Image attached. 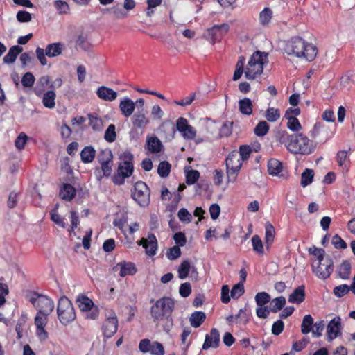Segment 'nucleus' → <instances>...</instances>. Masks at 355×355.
Returning a JSON list of instances; mask_svg holds the SVG:
<instances>
[{
  "label": "nucleus",
  "instance_id": "obj_1",
  "mask_svg": "<svg viewBox=\"0 0 355 355\" xmlns=\"http://www.w3.org/2000/svg\"><path fill=\"white\" fill-rule=\"evenodd\" d=\"M284 51L289 56L309 62L313 61L318 54V49L313 44L300 37L288 40Z\"/></svg>",
  "mask_w": 355,
  "mask_h": 355
},
{
  "label": "nucleus",
  "instance_id": "obj_2",
  "mask_svg": "<svg viewBox=\"0 0 355 355\" xmlns=\"http://www.w3.org/2000/svg\"><path fill=\"white\" fill-rule=\"evenodd\" d=\"M268 63V53L259 51L254 53L245 66V77L248 80H254L263 70V66Z\"/></svg>",
  "mask_w": 355,
  "mask_h": 355
},
{
  "label": "nucleus",
  "instance_id": "obj_3",
  "mask_svg": "<svg viewBox=\"0 0 355 355\" xmlns=\"http://www.w3.org/2000/svg\"><path fill=\"white\" fill-rule=\"evenodd\" d=\"M313 141L302 134H295L288 143L287 149L294 154H311L315 149Z\"/></svg>",
  "mask_w": 355,
  "mask_h": 355
},
{
  "label": "nucleus",
  "instance_id": "obj_4",
  "mask_svg": "<svg viewBox=\"0 0 355 355\" xmlns=\"http://www.w3.org/2000/svg\"><path fill=\"white\" fill-rule=\"evenodd\" d=\"M175 302L173 300L168 297L159 299L152 306L150 309L151 316L155 321H161L171 316L174 309Z\"/></svg>",
  "mask_w": 355,
  "mask_h": 355
},
{
  "label": "nucleus",
  "instance_id": "obj_5",
  "mask_svg": "<svg viewBox=\"0 0 355 355\" xmlns=\"http://www.w3.org/2000/svg\"><path fill=\"white\" fill-rule=\"evenodd\" d=\"M120 159L117 174L113 177L114 183L118 185L123 184L124 180L130 177L133 172V155L130 152L123 153Z\"/></svg>",
  "mask_w": 355,
  "mask_h": 355
},
{
  "label": "nucleus",
  "instance_id": "obj_6",
  "mask_svg": "<svg viewBox=\"0 0 355 355\" xmlns=\"http://www.w3.org/2000/svg\"><path fill=\"white\" fill-rule=\"evenodd\" d=\"M58 318L63 325H67L75 320L76 314L71 302L67 297L60 298L57 306Z\"/></svg>",
  "mask_w": 355,
  "mask_h": 355
},
{
  "label": "nucleus",
  "instance_id": "obj_7",
  "mask_svg": "<svg viewBox=\"0 0 355 355\" xmlns=\"http://www.w3.org/2000/svg\"><path fill=\"white\" fill-rule=\"evenodd\" d=\"M225 163L227 182H234L243 164L238 151L234 150L229 153Z\"/></svg>",
  "mask_w": 355,
  "mask_h": 355
},
{
  "label": "nucleus",
  "instance_id": "obj_8",
  "mask_svg": "<svg viewBox=\"0 0 355 355\" xmlns=\"http://www.w3.org/2000/svg\"><path fill=\"white\" fill-rule=\"evenodd\" d=\"M76 303L86 319L96 320L98 317V308L88 297L84 295H78L76 298Z\"/></svg>",
  "mask_w": 355,
  "mask_h": 355
},
{
  "label": "nucleus",
  "instance_id": "obj_9",
  "mask_svg": "<svg viewBox=\"0 0 355 355\" xmlns=\"http://www.w3.org/2000/svg\"><path fill=\"white\" fill-rule=\"evenodd\" d=\"M311 269L313 273L320 279H328L334 270L332 259L327 256L325 259L320 261H312Z\"/></svg>",
  "mask_w": 355,
  "mask_h": 355
},
{
  "label": "nucleus",
  "instance_id": "obj_10",
  "mask_svg": "<svg viewBox=\"0 0 355 355\" xmlns=\"http://www.w3.org/2000/svg\"><path fill=\"white\" fill-rule=\"evenodd\" d=\"M30 302L38 313L50 315L54 309L53 301L45 295L34 294L31 297Z\"/></svg>",
  "mask_w": 355,
  "mask_h": 355
},
{
  "label": "nucleus",
  "instance_id": "obj_11",
  "mask_svg": "<svg viewBox=\"0 0 355 355\" xmlns=\"http://www.w3.org/2000/svg\"><path fill=\"white\" fill-rule=\"evenodd\" d=\"M132 197L140 206H147L150 202V190L146 184L141 181L137 182Z\"/></svg>",
  "mask_w": 355,
  "mask_h": 355
},
{
  "label": "nucleus",
  "instance_id": "obj_12",
  "mask_svg": "<svg viewBox=\"0 0 355 355\" xmlns=\"http://www.w3.org/2000/svg\"><path fill=\"white\" fill-rule=\"evenodd\" d=\"M49 315L37 313L34 319V324L36 327L35 335L41 342L46 341L49 338V334L45 329L48 323Z\"/></svg>",
  "mask_w": 355,
  "mask_h": 355
},
{
  "label": "nucleus",
  "instance_id": "obj_13",
  "mask_svg": "<svg viewBox=\"0 0 355 355\" xmlns=\"http://www.w3.org/2000/svg\"><path fill=\"white\" fill-rule=\"evenodd\" d=\"M176 129L185 140H193L197 135L196 128L191 125L187 119L184 117L177 119Z\"/></svg>",
  "mask_w": 355,
  "mask_h": 355
},
{
  "label": "nucleus",
  "instance_id": "obj_14",
  "mask_svg": "<svg viewBox=\"0 0 355 355\" xmlns=\"http://www.w3.org/2000/svg\"><path fill=\"white\" fill-rule=\"evenodd\" d=\"M139 349L143 353L149 352L151 355H164V348L159 342L151 343L149 339H142L139 344Z\"/></svg>",
  "mask_w": 355,
  "mask_h": 355
},
{
  "label": "nucleus",
  "instance_id": "obj_15",
  "mask_svg": "<svg viewBox=\"0 0 355 355\" xmlns=\"http://www.w3.org/2000/svg\"><path fill=\"white\" fill-rule=\"evenodd\" d=\"M113 271L116 272L121 277H124L128 275L132 276L137 272V268L135 264L130 261H122L117 263L113 267Z\"/></svg>",
  "mask_w": 355,
  "mask_h": 355
},
{
  "label": "nucleus",
  "instance_id": "obj_16",
  "mask_svg": "<svg viewBox=\"0 0 355 355\" xmlns=\"http://www.w3.org/2000/svg\"><path fill=\"white\" fill-rule=\"evenodd\" d=\"M103 332L106 338H111L118 329V319L114 313H111L105 320L103 327Z\"/></svg>",
  "mask_w": 355,
  "mask_h": 355
},
{
  "label": "nucleus",
  "instance_id": "obj_17",
  "mask_svg": "<svg viewBox=\"0 0 355 355\" xmlns=\"http://www.w3.org/2000/svg\"><path fill=\"white\" fill-rule=\"evenodd\" d=\"M112 153L110 150L105 149L101 151L99 162L101 165V171L104 176H110L112 171Z\"/></svg>",
  "mask_w": 355,
  "mask_h": 355
},
{
  "label": "nucleus",
  "instance_id": "obj_18",
  "mask_svg": "<svg viewBox=\"0 0 355 355\" xmlns=\"http://www.w3.org/2000/svg\"><path fill=\"white\" fill-rule=\"evenodd\" d=\"M351 148L338 150L336 156V162L342 173H347L351 165Z\"/></svg>",
  "mask_w": 355,
  "mask_h": 355
},
{
  "label": "nucleus",
  "instance_id": "obj_19",
  "mask_svg": "<svg viewBox=\"0 0 355 355\" xmlns=\"http://www.w3.org/2000/svg\"><path fill=\"white\" fill-rule=\"evenodd\" d=\"M137 243L143 246L148 256L155 255L157 250V241L154 234H150L146 238H141Z\"/></svg>",
  "mask_w": 355,
  "mask_h": 355
},
{
  "label": "nucleus",
  "instance_id": "obj_20",
  "mask_svg": "<svg viewBox=\"0 0 355 355\" xmlns=\"http://www.w3.org/2000/svg\"><path fill=\"white\" fill-rule=\"evenodd\" d=\"M342 328L341 318L338 316L334 318L327 324V336L329 341H332L340 334Z\"/></svg>",
  "mask_w": 355,
  "mask_h": 355
},
{
  "label": "nucleus",
  "instance_id": "obj_21",
  "mask_svg": "<svg viewBox=\"0 0 355 355\" xmlns=\"http://www.w3.org/2000/svg\"><path fill=\"white\" fill-rule=\"evenodd\" d=\"M220 343V334L218 329L214 328L210 333L205 336L202 349L207 350L211 347L217 348Z\"/></svg>",
  "mask_w": 355,
  "mask_h": 355
},
{
  "label": "nucleus",
  "instance_id": "obj_22",
  "mask_svg": "<svg viewBox=\"0 0 355 355\" xmlns=\"http://www.w3.org/2000/svg\"><path fill=\"white\" fill-rule=\"evenodd\" d=\"M119 108L121 111V114L128 118L132 116L135 110V102L128 96H125L121 99Z\"/></svg>",
  "mask_w": 355,
  "mask_h": 355
},
{
  "label": "nucleus",
  "instance_id": "obj_23",
  "mask_svg": "<svg viewBox=\"0 0 355 355\" xmlns=\"http://www.w3.org/2000/svg\"><path fill=\"white\" fill-rule=\"evenodd\" d=\"M131 121L134 127L140 129L144 128L150 123V119L146 116V112L143 110H138L136 113H135L131 119Z\"/></svg>",
  "mask_w": 355,
  "mask_h": 355
},
{
  "label": "nucleus",
  "instance_id": "obj_24",
  "mask_svg": "<svg viewBox=\"0 0 355 355\" xmlns=\"http://www.w3.org/2000/svg\"><path fill=\"white\" fill-rule=\"evenodd\" d=\"M97 96L103 101L112 102L117 98V92L112 88L101 86L96 90Z\"/></svg>",
  "mask_w": 355,
  "mask_h": 355
},
{
  "label": "nucleus",
  "instance_id": "obj_25",
  "mask_svg": "<svg viewBox=\"0 0 355 355\" xmlns=\"http://www.w3.org/2000/svg\"><path fill=\"white\" fill-rule=\"evenodd\" d=\"M64 45L62 43H52L46 46L45 54L48 57H56L62 54Z\"/></svg>",
  "mask_w": 355,
  "mask_h": 355
},
{
  "label": "nucleus",
  "instance_id": "obj_26",
  "mask_svg": "<svg viewBox=\"0 0 355 355\" xmlns=\"http://www.w3.org/2000/svg\"><path fill=\"white\" fill-rule=\"evenodd\" d=\"M268 171L270 175L286 178L284 174H280L282 171V163L276 159H271L268 161Z\"/></svg>",
  "mask_w": 355,
  "mask_h": 355
},
{
  "label": "nucleus",
  "instance_id": "obj_27",
  "mask_svg": "<svg viewBox=\"0 0 355 355\" xmlns=\"http://www.w3.org/2000/svg\"><path fill=\"white\" fill-rule=\"evenodd\" d=\"M162 144L160 140L155 136L147 137L146 139V149L153 153H159L161 151Z\"/></svg>",
  "mask_w": 355,
  "mask_h": 355
},
{
  "label": "nucleus",
  "instance_id": "obj_28",
  "mask_svg": "<svg viewBox=\"0 0 355 355\" xmlns=\"http://www.w3.org/2000/svg\"><path fill=\"white\" fill-rule=\"evenodd\" d=\"M304 286H300L297 287L294 291L289 295L288 302L291 303L300 304L304 300Z\"/></svg>",
  "mask_w": 355,
  "mask_h": 355
},
{
  "label": "nucleus",
  "instance_id": "obj_29",
  "mask_svg": "<svg viewBox=\"0 0 355 355\" xmlns=\"http://www.w3.org/2000/svg\"><path fill=\"white\" fill-rule=\"evenodd\" d=\"M76 195V189L69 184H64L60 191V196L61 198L70 201Z\"/></svg>",
  "mask_w": 355,
  "mask_h": 355
},
{
  "label": "nucleus",
  "instance_id": "obj_30",
  "mask_svg": "<svg viewBox=\"0 0 355 355\" xmlns=\"http://www.w3.org/2000/svg\"><path fill=\"white\" fill-rule=\"evenodd\" d=\"M95 155L94 148L92 146H86L80 153L81 161L85 164L91 163L94 159Z\"/></svg>",
  "mask_w": 355,
  "mask_h": 355
},
{
  "label": "nucleus",
  "instance_id": "obj_31",
  "mask_svg": "<svg viewBox=\"0 0 355 355\" xmlns=\"http://www.w3.org/2000/svg\"><path fill=\"white\" fill-rule=\"evenodd\" d=\"M206 315L202 311L193 312L189 318L191 325L194 328L199 327L205 321Z\"/></svg>",
  "mask_w": 355,
  "mask_h": 355
},
{
  "label": "nucleus",
  "instance_id": "obj_32",
  "mask_svg": "<svg viewBox=\"0 0 355 355\" xmlns=\"http://www.w3.org/2000/svg\"><path fill=\"white\" fill-rule=\"evenodd\" d=\"M239 108L241 114L250 116L252 113V103L248 98H245L239 101Z\"/></svg>",
  "mask_w": 355,
  "mask_h": 355
},
{
  "label": "nucleus",
  "instance_id": "obj_33",
  "mask_svg": "<svg viewBox=\"0 0 355 355\" xmlns=\"http://www.w3.org/2000/svg\"><path fill=\"white\" fill-rule=\"evenodd\" d=\"M265 230V243L266 248L269 249L274 241L275 231L274 227L269 223L266 224Z\"/></svg>",
  "mask_w": 355,
  "mask_h": 355
},
{
  "label": "nucleus",
  "instance_id": "obj_34",
  "mask_svg": "<svg viewBox=\"0 0 355 355\" xmlns=\"http://www.w3.org/2000/svg\"><path fill=\"white\" fill-rule=\"evenodd\" d=\"M55 93L53 91H48L44 94L42 97V103L44 106L49 109H53L55 106Z\"/></svg>",
  "mask_w": 355,
  "mask_h": 355
},
{
  "label": "nucleus",
  "instance_id": "obj_35",
  "mask_svg": "<svg viewBox=\"0 0 355 355\" xmlns=\"http://www.w3.org/2000/svg\"><path fill=\"white\" fill-rule=\"evenodd\" d=\"M351 273V264L348 261H343L338 268V275L343 279H348Z\"/></svg>",
  "mask_w": 355,
  "mask_h": 355
},
{
  "label": "nucleus",
  "instance_id": "obj_36",
  "mask_svg": "<svg viewBox=\"0 0 355 355\" xmlns=\"http://www.w3.org/2000/svg\"><path fill=\"white\" fill-rule=\"evenodd\" d=\"M23 51L22 47L19 46H14L11 47L8 51V53L3 58V61L6 63L10 64L12 63L15 60L17 56Z\"/></svg>",
  "mask_w": 355,
  "mask_h": 355
},
{
  "label": "nucleus",
  "instance_id": "obj_37",
  "mask_svg": "<svg viewBox=\"0 0 355 355\" xmlns=\"http://www.w3.org/2000/svg\"><path fill=\"white\" fill-rule=\"evenodd\" d=\"M191 266L190 262L188 260L183 261L178 268L179 278L181 279H186L191 270Z\"/></svg>",
  "mask_w": 355,
  "mask_h": 355
},
{
  "label": "nucleus",
  "instance_id": "obj_38",
  "mask_svg": "<svg viewBox=\"0 0 355 355\" xmlns=\"http://www.w3.org/2000/svg\"><path fill=\"white\" fill-rule=\"evenodd\" d=\"M88 117L89 125L94 130L101 131L103 130V121L100 117L93 114H89Z\"/></svg>",
  "mask_w": 355,
  "mask_h": 355
},
{
  "label": "nucleus",
  "instance_id": "obj_39",
  "mask_svg": "<svg viewBox=\"0 0 355 355\" xmlns=\"http://www.w3.org/2000/svg\"><path fill=\"white\" fill-rule=\"evenodd\" d=\"M281 113L279 109L268 107L265 113V118L269 122H275L280 118Z\"/></svg>",
  "mask_w": 355,
  "mask_h": 355
},
{
  "label": "nucleus",
  "instance_id": "obj_40",
  "mask_svg": "<svg viewBox=\"0 0 355 355\" xmlns=\"http://www.w3.org/2000/svg\"><path fill=\"white\" fill-rule=\"evenodd\" d=\"M253 250L259 254H264V248L261 238L258 235H254L251 239Z\"/></svg>",
  "mask_w": 355,
  "mask_h": 355
},
{
  "label": "nucleus",
  "instance_id": "obj_41",
  "mask_svg": "<svg viewBox=\"0 0 355 355\" xmlns=\"http://www.w3.org/2000/svg\"><path fill=\"white\" fill-rule=\"evenodd\" d=\"M272 17V11L269 8H265L259 14V21L262 25H268Z\"/></svg>",
  "mask_w": 355,
  "mask_h": 355
},
{
  "label": "nucleus",
  "instance_id": "obj_42",
  "mask_svg": "<svg viewBox=\"0 0 355 355\" xmlns=\"http://www.w3.org/2000/svg\"><path fill=\"white\" fill-rule=\"evenodd\" d=\"M313 324V319L311 315H306L302 320L301 325V331L304 334H306L311 331V327Z\"/></svg>",
  "mask_w": 355,
  "mask_h": 355
},
{
  "label": "nucleus",
  "instance_id": "obj_43",
  "mask_svg": "<svg viewBox=\"0 0 355 355\" xmlns=\"http://www.w3.org/2000/svg\"><path fill=\"white\" fill-rule=\"evenodd\" d=\"M314 176L313 171L306 168L301 176V185L305 187L309 185L312 182Z\"/></svg>",
  "mask_w": 355,
  "mask_h": 355
},
{
  "label": "nucleus",
  "instance_id": "obj_44",
  "mask_svg": "<svg viewBox=\"0 0 355 355\" xmlns=\"http://www.w3.org/2000/svg\"><path fill=\"white\" fill-rule=\"evenodd\" d=\"M244 64H245V58L243 56L239 57V60L236 65V69L234 73L233 80H239L242 74L244 73Z\"/></svg>",
  "mask_w": 355,
  "mask_h": 355
},
{
  "label": "nucleus",
  "instance_id": "obj_45",
  "mask_svg": "<svg viewBox=\"0 0 355 355\" xmlns=\"http://www.w3.org/2000/svg\"><path fill=\"white\" fill-rule=\"evenodd\" d=\"M286 304V299L283 296H280L273 299L271 302L270 311L277 313L281 310Z\"/></svg>",
  "mask_w": 355,
  "mask_h": 355
},
{
  "label": "nucleus",
  "instance_id": "obj_46",
  "mask_svg": "<svg viewBox=\"0 0 355 355\" xmlns=\"http://www.w3.org/2000/svg\"><path fill=\"white\" fill-rule=\"evenodd\" d=\"M229 31V25L227 24H223L221 25H216L213 26L211 29L209 30L210 34L213 35H219L222 36L223 35L226 34Z\"/></svg>",
  "mask_w": 355,
  "mask_h": 355
},
{
  "label": "nucleus",
  "instance_id": "obj_47",
  "mask_svg": "<svg viewBox=\"0 0 355 355\" xmlns=\"http://www.w3.org/2000/svg\"><path fill=\"white\" fill-rule=\"evenodd\" d=\"M309 252L311 254H313L315 259H313L312 261H320L325 259L326 257H324L325 252L323 249L318 248L315 246H313L309 248Z\"/></svg>",
  "mask_w": 355,
  "mask_h": 355
},
{
  "label": "nucleus",
  "instance_id": "obj_48",
  "mask_svg": "<svg viewBox=\"0 0 355 355\" xmlns=\"http://www.w3.org/2000/svg\"><path fill=\"white\" fill-rule=\"evenodd\" d=\"M269 130V125L265 121H260L254 128V133L259 137L266 135Z\"/></svg>",
  "mask_w": 355,
  "mask_h": 355
},
{
  "label": "nucleus",
  "instance_id": "obj_49",
  "mask_svg": "<svg viewBox=\"0 0 355 355\" xmlns=\"http://www.w3.org/2000/svg\"><path fill=\"white\" fill-rule=\"evenodd\" d=\"M171 171V165L167 162H162L159 163L157 168V173L162 178H166Z\"/></svg>",
  "mask_w": 355,
  "mask_h": 355
},
{
  "label": "nucleus",
  "instance_id": "obj_50",
  "mask_svg": "<svg viewBox=\"0 0 355 355\" xmlns=\"http://www.w3.org/2000/svg\"><path fill=\"white\" fill-rule=\"evenodd\" d=\"M270 300V296L266 292L258 293L255 295V302L257 306H264Z\"/></svg>",
  "mask_w": 355,
  "mask_h": 355
},
{
  "label": "nucleus",
  "instance_id": "obj_51",
  "mask_svg": "<svg viewBox=\"0 0 355 355\" xmlns=\"http://www.w3.org/2000/svg\"><path fill=\"white\" fill-rule=\"evenodd\" d=\"M51 220L59 227L62 228H65L67 227V223L64 222V218H62L57 212V208L52 210L50 213Z\"/></svg>",
  "mask_w": 355,
  "mask_h": 355
},
{
  "label": "nucleus",
  "instance_id": "obj_52",
  "mask_svg": "<svg viewBox=\"0 0 355 355\" xmlns=\"http://www.w3.org/2000/svg\"><path fill=\"white\" fill-rule=\"evenodd\" d=\"M207 131L214 137H218L219 124L214 121L208 120L206 123Z\"/></svg>",
  "mask_w": 355,
  "mask_h": 355
},
{
  "label": "nucleus",
  "instance_id": "obj_53",
  "mask_svg": "<svg viewBox=\"0 0 355 355\" xmlns=\"http://www.w3.org/2000/svg\"><path fill=\"white\" fill-rule=\"evenodd\" d=\"M294 135H289L286 131H279L277 134L278 141L286 146L287 148L288 143L293 139Z\"/></svg>",
  "mask_w": 355,
  "mask_h": 355
},
{
  "label": "nucleus",
  "instance_id": "obj_54",
  "mask_svg": "<svg viewBox=\"0 0 355 355\" xmlns=\"http://www.w3.org/2000/svg\"><path fill=\"white\" fill-rule=\"evenodd\" d=\"M115 125L110 124L105 132L104 138L107 142H113L116 139Z\"/></svg>",
  "mask_w": 355,
  "mask_h": 355
},
{
  "label": "nucleus",
  "instance_id": "obj_55",
  "mask_svg": "<svg viewBox=\"0 0 355 355\" xmlns=\"http://www.w3.org/2000/svg\"><path fill=\"white\" fill-rule=\"evenodd\" d=\"M288 120L287 122V128L291 131L296 132L301 130L302 126L296 117L289 116V118L286 119Z\"/></svg>",
  "mask_w": 355,
  "mask_h": 355
},
{
  "label": "nucleus",
  "instance_id": "obj_56",
  "mask_svg": "<svg viewBox=\"0 0 355 355\" xmlns=\"http://www.w3.org/2000/svg\"><path fill=\"white\" fill-rule=\"evenodd\" d=\"M232 133V123L219 124L218 137H227Z\"/></svg>",
  "mask_w": 355,
  "mask_h": 355
},
{
  "label": "nucleus",
  "instance_id": "obj_57",
  "mask_svg": "<svg viewBox=\"0 0 355 355\" xmlns=\"http://www.w3.org/2000/svg\"><path fill=\"white\" fill-rule=\"evenodd\" d=\"M244 293V284L242 282H239L234 285L231 291V297L232 298H239Z\"/></svg>",
  "mask_w": 355,
  "mask_h": 355
},
{
  "label": "nucleus",
  "instance_id": "obj_58",
  "mask_svg": "<svg viewBox=\"0 0 355 355\" xmlns=\"http://www.w3.org/2000/svg\"><path fill=\"white\" fill-rule=\"evenodd\" d=\"M200 177V173L196 170H190L187 172L186 182L188 184H193Z\"/></svg>",
  "mask_w": 355,
  "mask_h": 355
},
{
  "label": "nucleus",
  "instance_id": "obj_59",
  "mask_svg": "<svg viewBox=\"0 0 355 355\" xmlns=\"http://www.w3.org/2000/svg\"><path fill=\"white\" fill-rule=\"evenodd\" d=\"M27 139L28 137L24 132L19 133L15 141L16 148L18 150H22L27 142Z\"/></svg>",
  "mask_w": 355,
  "mask_h": 355
},
{
  "label": "nucleus",
  "instance_id": "obj_60",
  "mask_svg": "<svg viewBox=\"0 0 355 355\" xmlns=\"http://www.w3.org/2000/svg\"><path fill=\"white\" fill-rule=\"evenodd\" d=\"M181 255V250L179 246H174L169 248L166 252V257L170 260H174L179 258Z\"/></svg>",
  "mask_w": 355,
  "mask_h": 355
},
{
  "label": "nucleus",
  "instance_id": "obj_61",
  "mask_svg": "<svg viewBox=\"0 0 355 355\" xmlns=\"http://www.w3.org/2000/svg\"><path fill=\"white\" fill-rule=\"evenodd\" d=\"M151 116L154 120H161L164 116V111L159 105H154L151 108Z\"/></svg>",
  "mask_w": 355,
  "mask_h": 355
},
{
  "label": "nucleus",
  "instance_id": "obj_62",
  "mask_svg": "<svg viewBox=\"0 0 355 355\" xmlns=\"http://www.w3.org/2000/svg\"><path fill=\"white\" fill-rule=\"evenodd\" d=\"M331 243L336 249H345L346 242L338 235H334L331 239Z\"/></svg>",
  "mask_w": 355,
  "mask_h": 355
},
{
  "label": "nucleus",
  "instance_id": "obj_63",
  "mask_svg": "<svg viewBox=\"0 0 355 355\" xmlns=\"http://www.w3.org/2000/svg\"><path fill=\"white\" fill-rule=\"evenodd\" d=\"M311 329L312 334L314 336L320 337L322 334V331L324 328V322L322 320L318 321L313 324Z\"/></svg>",
  "mask_w": 355,
  "mask_h": 355
},
{
  "label": "nucleus",
  "instance_id": "obj_64",
  "mask_svg": "<svg viewBox=\"0 0 355 355\" xmlns=\"http://www.w3.org/2000/svg\"><path fill=\"white\" fill-rule=\"evenodd\" d=\"M178 218L180 221L189 223L191 220V214L185 208H182L178 213Z\"/></svg>",
  "mask_w": 355,
  "mask_h": 355
}]
</instances>
